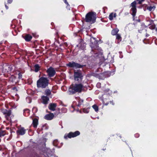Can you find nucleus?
<instances>
[{
	"label": "nucleus",
	"instance_id": "obj_1",
	"mask_svg": "<svg viewBox=\"0 0 157 157\" xmlns=\"http://www.w3.org/2000/svg\"><path fill=\"white\" fill-rule=\"evenodd\" d=\"M84 86L81 84L72 85L69 89L70 94H71L76 92H80L84 90Z\"/></svg>",
	"mask_w": 157,
	"mask_h": 157
},
{
	"label": "nucleus",
	"instance_id": "obj_2",
	"mask_svg": "<svg viewBox=\"0 0 157 157\" xmlns=\"http://www.w3.org/2000/svg\"><path fill=\"white\" fill-rule=\"evenodd\" d=\"M49 80L45 77H41L37 82V85L38 87L45 88L48 84Z\"/></svg>",
	"mask_w": 157,
	"mask_h": 157
},
{
	"label": "nucleus",
	"instance_id": "obj_3",
	"mask_svg": "<svg viewBox=\"0 0 157 157\" xmlns=\"http://www.w3.org/2000/svg\"><path fill=\"white\" fill-rule=\"evenodd\" d=\"M96 19V13L94 12H90L86 16L85 20L86 22L94 23Z\"/></svg>",
	"mask_w": 157,
	"mask_h": 157
},
{
	"label": "nucleus",
	"instance_id": "obj_4",
	"mask_svg": "<svg viewBox=\"0 0 157 157\" xmlns=\"http://www.w3.org/2000/svg\"><path fill=\"white\" fill-rule=\"evenodd\" d=\"M74 77L75 81H81L83 78V75L81 71L79 70L75 71H74Z\"/></svg>",
	"mask_w": 157,
	"mask_h": 157
},
{
	"label": "nucleus",
	"instance_id": "obj_5",
	"mask_svg": "<svg viewBox=\"0 0 157 157\" xmlns=\"http://www.w3.org/2000/svg\"><path fill=\"white\" fill-rule=\"evenodd\" d=\"M80 134V132L78 131H77L74 132H70L68 134H65L64 136V138L65 139H67L68 138H71L75 137Z\"/></svg>",
	"mask_w": 157,
	"mask_h": 157
},
{
	"label": "nucleus",
	"instance_id": "obj_6",
	"mask_svg": "<svg viewBox=\"0 0 157 157\" xmlns=\"http://www.w3.org/2000/svg\"><path fill=\"white\" fill-rule=\"evenodd\" d=\"M28 157H48L45 156L44 155H40L34 150H33L30 151V153L28 154Z\"/></svg>",
	"mask_w": 157,
	"mask_h": 157
},
{
	"label": "nucleus",
	"instance_id": "obj_7",
	"mask_svg": "<svg viewBox=\"0 0 157 157\" xmlns=\"http://www.w3.org/2000/svg\"><path fill=\"white\" fill-rule=\"evenodd\" d=\"M136 2L135 1L133 2L130 4V7H131V10L132 11V15L133 17L135 16L136 13Z\"/></svg>",
	"mask_w": 157,
	"mask_h": 157
},
{
	"label": "nucleus",
	"instance_id": "obj_8",
	"mask_svg": "<svg viewBox=\"0 0 157 157\" xmlns=\"http://www.w3.org/2000/svg\"><path fill=\"white\" fill-rule=\"evenodd\" d=\"M47 72L48 74L49 77H52L56 73V71L54 69L51 67H50L47 71Z\"/></svg>",
	"mask_w": 157,
	"mask_h": 157
},
{
	"label": "nucleus",
	"instance_id": "obj_9",
	"mask_svg": "<svg viewBox=\"0 0 157 157\" xmlns=\"http://www.w3.org/2000/svg\"><path fill=\"white\" fill-rule=\"evenodd\" d=\"M26 131V130L24 128L21 127L16 132L18 135H23L25 134Z\"/></svg>",
	"mask_w": 157,
	"mask_h": 157
},
{
	"label": "nucleus",
	"instance_id": "obj_10",
	"mask_svg": "<svg viewBox=\"0 0 157 157\" xmlns=\"http://www.w3.org/2000/svg\"><path fill=\"white\" fill-rule=\"evenodd\" d=\"M1 111L6 116H9L11 114V111L10 110H7L5 109H2Z\"/></svg>",
	"mask_w": 157,
	"mask_h": 157
},
{
	"label": "nucleus",
	"instance_id": "obj_11",
	"mask_svg": "<svg viewBox=\"0 0 157 157\" xmlns=\"http://www.w3.org/2000/svg\"><path fill=\"white\" fill-rule=\"evenodd\" d=\"M57 106V104L55 103H51L48 105V108L52 111H54L55 110Z\"/></svg>",
	"mask_w": 157,
	"mask_h": 157
},
{
	"label": "nucleus",
	"instance_id": "obj_12",
	"mask_svg": "<svg viewBox=\"0 0 157 157\" xmlns=\"http://www.w3.org/2000/svg\"><path fill=\"white\" fill-rule=\"evenodd\" d=\"M33 122L32 125L35 128H36L38 124V118H32Z\"/></svg>",
	"mask_w": 157,
	"mask_h": 157
},
{
	"label": "nucleus",
	"instance_id": "obj_13",
	"mask_svg": "<svg viewBox=\"0 0 157 157\" xmlns=\"http://www.w3.org/2000/svg\"><path fill=\"white\" fill-rule=\"evenodd\" d=\"M42 102L45 104H47L48 101L49 100V98L45 96H43L42 97Z\"/></svg>",
	"mask_w": 157,
	"mask_h": 157
},
{
	"label": "nucleus",
	"instance_id": "obj_14",
	"mask_svg": "<svg viewBox=\"0 0 157 157\" xmlns=\"http://www.w3.org/2000/svg\"><path fill=\"white\" fill-rule=\"evenodd\" d=\"M59 113V111H58L56 115H58ZM56 115V114H55V115H54L53 113H50L49 114L45 116V118H53L54 117H56V116H55Z\"/></svg>",
	"mask_w": 157,
	"mask_h": 157
},
{
	"label": "nucleus",
	"instance_id": "obj_15",
	"mask_svg": "<svg viewBox=\"0 0 157 157\" xmlns=\"http://www.w3.org/2000/svg\"><path fill=\"white\" fill-rule=\"evenodd\" d=\"M30 110L28 109H26L24 110L23 114L26 117H27L29 114Z\"/></svg>",
	"mask_w": 157,
	"mask_h": 157
},
{
	"label": "nucleus",
	"instance_id": "obj_16",
	"mask_svg": "<svg viewBox=\"0 0 157 157\" xmlns=\"http://www.w3.org/2000/svg\"><path fill=\"white\" fill-rule=\"evenodd\" d=\"M119 30L117 28L113 29L111 31V34L113 35H116L117 34V33L119 32Z\"/></svg>",
	"mask_w": 157,
	"mask_h": 157
},
{
	"label": "nucleus",
	"instance_id": "obj_17",
	"mask_svg": "<svg viewBox=\"0 0 157 157\" xmlns=\"http://www.w3.org/2000/svg\"><path fill=\"white\" fill-rule=\"evenodd\" d=\"M32 36L31 35L29 34H27L25 36L24 38L25 40L27 41H29L32 38Z\"/></svg>",
	"mask_w": 157,
	"mask_h": 157
},
{
	"label": "nucleus",
	"instance_id": "obj_18",
	"mask_svg": "<svg viewBox=\"0 0 157 157\" xmlns=\"http://www.w3.org/2000/svg\"><path fill=\"white\" fill-rule=\"evenodd\" d=\"M116 14L115 13H111L109 16V18L110 20H112L113 19V17H116Z\"/></svg>",
	"mask_w": 157,
	"mask_h": 157
},
{
	"label": "nucleus",
	"instance_id": "obj_19",
	"mask_svg": "<svg viewBox=\"0 0 157 157\" xmlns=\"http://www.w3.org/2000/svg\"><path fill=\"white\" fill-rule=\"evenodd\" d=\"M6 134V131L0 129V137L4 136Z\"/></svg>",
	"mask_w": 157,
	"mask_h": 157
},
{
	"label": "nucleus",
	"instance_id": "obj_20",
	"mask_svg": "<svg viewBox=\"0 0 157 157\" xmlns=\"http://www.w3.org/2000/svg\"><path fill=\"white\" fill-rule=\"evenodd\" d=\"M75 62H69L67 64V66L70 67H74Z\"/></svg>",
	"mask_w": 157,
	"mask_h": 157
},
{
	"label": "nucleus",
	"instance_id": "obj_21",
	"mask_svg": "<svg viewBox=\"0 0 157 157\" xmlns=\"http://www.w3.org/2000/svg\"><path fill=\"white\" fill-rule=\"evenodd\" d=\"M155 7L154 6H148L147 7V9L149 10L150 11H153L155 9Z\"/></svg>",
	"mask_w": 157,
	"mask_h": 157
},
{
	"label": "nucleus",
	"instance_id": "obj_22",
	"mask_svg": "<svg viewBox=\"0 0 157 157\" xmlns=\"http://www.w3.org/2000/svg\"><path fill=\"white\" fill-rule=\"evenodd\" d=\"M34 71L36 72H37L39 70L40 67L38 64L35 65L34 66Z\"/></svg>",
	"mask_w": 157,
	"mask_h": 157
},
{
	"label": "nucleus",
	"instance_id": "obj_23",
	"mask_svg": "<svg viewBox=\"0 0 157 157\" xmlns=\"http://www.w3.org/2000/svg\"><path fill=\"white\" fill-rule=\"evenodd\" d=\"M82 67V66L80 65V64L76 63L75 62L74 67L75 68H81Z\"/></svg>",
	"mask_w": 157,
	"mask_h": 157
},
{
	"label": "nucleus",
	"instance_id": "obj_24",
	"mask_svg": "<svg viewBox=\"0 0 157 157\" xmlns=\"http://www.w3.org/2000/svg\"><path fill=\"white\" fill-rule=\"evenodd\" d=\"M93 108L94 109L96 112H97L98 110V106L96 105H94L92 106Z\"/></svg>",
	"mask_w": 157,
	"mask_h": 157
},
{
	"label": "nucleus",
	"instance_id": "obj_25",
	"mask_svg": "<svg viewBox=\"0 0 157 157\" xmlns=\"http://www.w3.org/2000/svg\"><path fill=\"white\" fill-rule=\"evenodd\" d=\"M51 91L49 89H47L45 91V94L47 96L50 95L51 94Z\"/></svg>",
	"mask_w": 157,
	"mask_h": 157
},
{
	"label": "nucleus",
	"instance_id": "obj_26",
	"mask_svg": "<svg viewBox=\"0 0 157 157\" xmlns=\"http://www.w3.org/2000/svg\"><path fill=\"white\" fill-rule=\"evenodd\" d=\"M116 39L118 40L119 41H121V35L119 34H117L116 35Z\"/></svg>",
	"mask_w": 157,
	"mask_h": 157
},
{
	"label": "nucleus",
	"instance_id": "obj_27",
	"mask_svg": "<svg viewBox=\"0 0 157 157\" xmlns=\"http://www.w3.org/2000/svg\"><path fill=\"white\" fill-rule=\"evenodd\" d=\"M82 111L85 113H88L89 111V108H84L83 109Z\"/></svg>",
	"mask_w": 157,
	"mask_h": 157
},
{
	"label": "nucleus",
	"instance_id": "obj_28",
	"mask_svg": "<svg viewBox=\"0 0 157 157\" xmlns=\"http://www.w3.org/2000/svg\"><path fill=\"white\" fill-rule=\"evenodd\" d=\"M83 102V101L82 100H80L77 105L78 106H80L81 105H82Z\"/></svg>",
	"mask_w": 157,
	"mask_h": 157
},
{
	"label": "nucleus",
	"instance_id": "obj_29",
	"mask_svg": "<svg viewBox=\"0 0 157 157\" xmlns=\"http://www.w3.org/2000/svg\"><path fill=\"white\" fill-rule=\"evenodd\" d=\"M37 111V109L36 107H34L33 108L32 112L33 113H35Z\"/></svg>",
	"mask_w": 157,
	"mask_h": 157
},
{
	"label": "nucleus",
	"instance_id": "obj_30",
	"mask_svg": "<svg viewBox=\"0 0 157 157\" xmlns=\"http://www.w3.org/2000/svg\"><path fill=\"white\" fill-rule=\"evenodd\" d=\"M149 28L151 29H153L155 28V25H151L149 26Z\"/></svg>",
	"mask_w": 157,
	"mask_h": 157
},
{
	"label": "nucleus",
	"instance_id": "obj_31",
	"mask_svg": "<svg viewBox=\"0 0 157 157\" xmlns=\"http://www.w3.org/2000/svg\"><path fill=\"white\" fill-rule=\"evenodd\" d=\"M22 75L21 74V73H19L18 74V78L19 79H21L22 78Z\"/></svg>",
	"mask_w": 157,
	"mask_h": 157
},
{
	"label": "nucleus",
	"instance_id": "obj_32",
	"mask_svg": "<svg viewBox=\"0 0 157 157\" xmlns=\"http://www.w3.org/2000/svg\"><path fill=\"white\" fill-rule=\"evenodd\" d=\"M138 1V3L139 4H141L142 2L144 1L145 0H136Z\"/></svg>",
	"mask_w": 157,
	"mask_h": 157
},
{
	"label": "nucleus",
	"instance_id": "obj_33",
	"mask_svg": "<svg viewBox=\"0 0 157 157\" xmlns=\"http://www.w3.org/2000/svg\"><path fill=\"white\" fill-rule=\"evenodd\" d=\"M93 40L94 41V44H96L97 43V42L95 41V39L94 38H91V39H90L91 42L93 41V40Z\"/></svg>",
	"mask_w": 157,
	"mask_h": 157
},
{
	"label": "nucleus",
	"instance_id": "obj_34",
	"mask_svg": "<svg viewBox=\"0 0 157 157\" xmlns=\"http://www.w3.org/2000/svg\"><path fill=\"white\" fill-rule=\"evenodd\" d=\"M140 136V135L138 133H136L135 134V136L136 138H138Z\"/></svg>",
	"mask_w": 157,
	"mask_h": 157
},
{
	"label": "nucleus",
	"instance_id": "obj_35",
	"mask_svg": "<svg viewBox=\"0 0 157 157\" xmlns=\"http://www.w3.org/2000/svg\"><path fill=\"white\" fill-rule=\"evenodd\" d=\"M64 2L67 5H69L68 2H67V0H63Z\"/></svg>",
	"mask_w": 157,
	"mask_h": 157
},
{
	"label": "nucleus",
	"instance_id": "obj_36",
	"mask_svg": "<svg viewBox=\"0 0 157 157\" xmlns=\"http://www.w3.org/2000/svg\"><path fill=\"white\" fill-rule=\"evenodd\" d=\"M13 0H8V2L9 3H11L12 2Z\"/></svg>",
	"mask_w": 157,
	"mask_h": 157
},
{
	"label": "nucleus",
	"instance_id": "obj_37",
	"mask_svg": "<svg viewBox=\"0 0 157 157\" xmlns=\"http://www.w3.org/2000/svg\"><path fill=\"white\" fill-rule=\"evenodd\" d=\"M6 119L7 121H9L10 122L11 121V118H6Z\"/></svg>",
	"mask_w": 157,
	"mask_h": 157
},
{
	"label": "nucleus",
	"instance_id": "obj_38",
	"mask_svg": "<svg viewBox=\"0 0 157 157\" xmlns=\"http://www.w3.org/2000/svg\"><path fill=\"white\" fill-rule=\"evenodd\" d=\"M90 46L92 48H93L94 47L93 44L92 43V44H91Z\"/></svg>",
	"mask_w": 157,
	"mask_h": 157
},
{
	"label": "nucleus",
	"instance_id": "obj_39",
	"mask_svg": "<svg viewBox=\"0 0 157 157\" xmlns=\"http://www.w3.org/2000/svg\"><path fill=\"white\" fill-rule=\"evenodd\" d=\"M45 119L48 120H52L53 118H45Z\"/></svg>",
	"mask_w": 157,
	"mask_h": 157
},
{
	"label": "nucleus",
	"instance_id": "obj_40",
	"mask_svg": "<svg viewBox=\"0 0 157 157\" xmlns=\"http://www.w3.org/2000/svg\"><path fill=\"white\" fill-rule=\"evenodd\" d=\"M5 7H6V9H8V6H7L6 5H5Z\"/></svg>",
	"mask_w": 157,
	"mask_h": 157
},
{
	"label": "nucleus",
	"instance_id": "obj_41",
	"mask_svg": "<svg viewBox=\"0 0 157 157\" xmlns=\"http://www.w3.org/2000/svg\"><path fill=\"white\" fill-rule=\"evenodd\" d=\"M110 103H112V104L113 105H114V103H113V101H110Z\"/></svg>",
	"mask_w": 157,
	"mask_h": 157
},
{
	"label": "nucleus",
	"instance_id": "obj_42",
	"mask_svg": "<svg viewBox=\"0 0 157 157\" xmlns=\"http://www.w3.org/2000/svg\"><path fill=\"white\" fill-rule=\"evenodd\" d=\"M108 103H105V105H108Z\"/></svg>",
	"mask_w": 157,
	"mask_h": 157
},
{
	"label": "nucleus",
	"instance_id": "obj_43",
	"mask_svg": "<svg viewBox=\"0 0 157 157\" xmlns=\"http://www.w3.org/2000/svg\"><path fill=\"white\" fill-rule=\"evenodd\" d=\"M16 107V106H14L13 107V108H15Z\"/></svg>",
	"mask_w": 157,
	"mask_h": 157
},
{
	"label": "nucleus",
	"instance_id": "obj_44",
	"mask_svg": "<svg viewBox=\"0 0 157 157\" xmlns=\"http://www.w3.org/2000/svg\"><path fill=\"white\" fill-rule=\"evenodd\" d=\"M100 83H98L97 84V85H100Z\"/></svg>",
	"mask_w": 157,
	"mask_h": 157
},
{
	"label": "nucleus",
	"instance_id": "obj_45",
	"mask_svg": "<svg viewBox=\"0 0 157 157\" xmlns=\"http://www.w3.org/2000/svg\"><path fill=\"white\" fill-rule=\"evenodd\" d=\"M156 31L157 32V28L155 29Z\"/></svg>",
	"mask_w": 157,
	"mask_h": 157
},
{
	"label": "nucleus",
	"instance_id": "obj_46",
	"mask_svg": "<svg viewBox=\"0 0 157 157\" xmlns=\"http://www.w3.org/2000/svg\"><path fill=\"white\" fill-rule=\"evenodd\" d=\"M44 125H43V126H42V127H44Z\"/></svg>",
	"mask_w": 157,
	"mask_h": 157
},
{
	"label": "nucleus",
	"instance_id": "obj_47",
	"mask_svg": "<svg viewBox=\"0 0 157 157\" xmlns=\"http://www.w3.org/2000/svg\"><path fill=\"white\" fill-rule=\"evenodd\" d=\"M105 149H103V150H105Z\"/></svg>",
	"mask_w": 157,
	"mask_h": 157
},
{
	"label": "nucleus",
	"instance_id": "obj_48",
	"mask_svg": "<svg viewBox=\"0 0 157 157\" xmlns=\"http://www.w3.org/2000/svg\"><path fill=\"white\" fill-rule=\"evenodd\" d=\"M125 0V1L126 0Z\"/></svg>",
	"mask_w": 157,
	"mask_h": 157
}]
</instances>
